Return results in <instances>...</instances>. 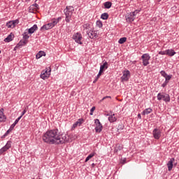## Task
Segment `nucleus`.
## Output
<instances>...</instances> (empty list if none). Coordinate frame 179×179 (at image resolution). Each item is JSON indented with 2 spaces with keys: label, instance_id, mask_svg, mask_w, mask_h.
Wrapping results in <instances>:
<instances>
[{
  "label": "nucleus",
  "instance_id": "f257e3e1",
  "mask_svg": "<svg viewBox=\"0 0 179 179\" xmlns=\"http://www.w3.org/2000/svg\"><path fill=\"white\" fill-rule=\"evenodd\" d=\"M42 139L45 143L48 145H64L66 142H69V138L66 137V134L59 132L58 129L48 130L42 136Z\"/></svg>",
  "mask_w": 179,
  "mask_h": 179
},
{
  "label": "nucleus",
  "instance_id": "f03ea898",
  "mask_svg": "<svg viewBox=\"0 0 179 179\" xmlns=\"http://www.w3.org/2000/svg\"><path fill=\"white\" fill-rule=\"evenodd\" d=\"M74 10L75 8L72 6H67L64 10V15L66 16L65 21L66 23H69L71 22V19L72 18V15H73Z\"/></svg>",
  "mask_w": 179,
  "mask_h": 179
},
{
  "label": "nucleus",
  "instance_id": "7ed1b4c3",
  "mask_svg": "<svg viewBox=\"0 0 179 179\" xmlns=\"http://www.w3.org/2000/svg\"><path fill=\"white\" fill-rule=\"evenodd\" d=\"M62 17H59L57 18H52L51 20V22L43 25L42 27H41V30H43V29H45V30H50V29H52V27H55L59 23V20H62Z\"/></svg>",
  "mask_w": 179,
  "mask_h": 179
},
{
  "label": "nucleus",
  "instance_id": "20e7f679",
  "mask_svg": "<svg viewBox=\"0 0 179 179\" xmlns=\"http://www.w3.org/2000/svg\"><path fill=\"white\" fill-rule=\"evenodd\" d=\"M157 100L160 101V100H163V101H165V103H170V95L169 94H164V93H159L157 94Z\"/></svg>",
  "mask_w": 179,
  "mask_h": 179
},
{
  "label": "nucleus",
  "instance_id": "39448f33",
  "mask_svg": "<svg viewBox=\"0 0 179 179\" xmlns=\"http://www.w3.org/2000/svg\"><path fill=\"white\" fill-rule=\"evenodd\" d=\"M131 78V72L129 70L122 71V76L120 78L122 82H128Z\"/></svg>",
  "mask_w": 179,
  "mask_h": 179
},
{
  "label": "nucleus",
  "instance_id": "423d86ee",
  "mask_svg": "<svg viewBox=\"0 0 179 179\" xmlns=\"http://www.w3.org/2000/svg\"><path fill=\"white\" fill-rule=\"evenodd\" d=\"M143 66H148L149 65V61L150 59V55L149 53H145L141 56Z\"/></svg>",
  "mask_w": 179,
  "mask_h": 179
},
{
  "label": "nucleus",
  "instance_id": "0eeeda50",
  "mask_svg": "<svg viewBox=\"0 0 179 179\" xmlns=\"http://www.w3.org/2000/svg\"><path fill=\"white\" fill-rule=\"evenodd\" d=\"M152 136L154 139L159 141L162 138V129L155 128L152 131Z\"/></svg>",
  "mask_w": 179,
  "mask_h": 179
},
{
  "label": "nucleus",
  "instance_id": "6e6552de",
  "mask_svg": "<svg viewBox=\"0 0 179 179\" xmlns=\"http://www.w3.org/2000/svg\"><path fill=\"white\" fill-rule=\"evenodd\" d=\"M82 38H83V37H82V34L80 33H76L73 35V40H74L77 44H80V45L83 44Z\"/></svg>",
  "mask_w": 179,
  "mask_h": 179
},
{
  "label": "nucleus",
  "instance_id": "1a4fd4ad",
  "mask_svg": "<svg viewBox=\"0 0 179 179\" xmlns=\"http://www.w3.org/2000/svg\"><path fill=\"white\" fill-rule=\"evenodd\" d=\"M16 24H19V19L7 22L6 26L8 29H15Z\"/></svg>",
  "mask_w": 179,
  "mask_h": 179
},
{
  "label": "nucleus",
  "instance_id": "9d476101",
  "mask_svg": "<svg viewBox=\"0 0 179 179\" xmlns=\"http://www.w3.org/2000/svg\"><path fill=\"white\" fill-rule=\"evenodd\" d=\"M94 124H96L95 131L98 134H100L103 131V125L99 119L94 120Z\"/></svg>",
  "mask_w": 179,
  "mask_h": 179
},
{
  "label": "nucleus",
  "instance_id": "9b49d317",
  "mask_svg": "<svg viewBox=\"0 0 179 179\" xmlns=\"http://www.w3.org/2000/svg\"><path fill=\"white\" fill-rule=\"evenodd\" d=\"M11 147H12V141H8L7 143L5 145V146H3L1 149H0V156L1 155H3V153H5V152L8 150V149H10Z\"/></svg>",
  "mask_w": 179,
  "mask_h": 179
},
{
  "label": "nucleus",
  "instance_id": "f8f14e48",
  "mask_svg": "<svg viewBox=\"0 0 179 179\" xmlns=\"http://www.w3.org/2000/svg\"><path fill=\"white\" fill-rule=\"evenodd\" d=\"M108 69V63L107 62H105L102 65L100 66V70L99 71V73L97 74L98 78H100L101 75L103 74V72H104L105 69Z\"/></svg>",
  "mask_w": 179,
  "mask_h": 179
},
{
  "label": "nucleus",
  "instance_id": "ddd939ff",
  "mask_svg": "<svg viewBox=\"0 0 179 179\" xmlns=\"http://www.w3.org/2000/svg\"><path fill=\"white\" fill-rule=\"evenodd\" d=\"M87 34L89 38H91L92 40H93V38H97V37H99V35H97V31H94L93 28L92 29V31H87Z\"/></svg>",
  "mask_w": 179,
  "mask_h": 179
},
{
  "label": "nucleus",
  "instance_id": "4468645a",
  "mask_svg": "<svg viewBox=\"0 0 179 179\" xmlns=\"http://www.w3.org/2000/svg\"><path fill=\"white\" fill-rule=\"evenodd\" d=\"M106 115H108V121L110 122H115L117 121V117H115V114H113V111H110V113H108Z\"/></svg>",
  "mask_w": 179,
  "mask_h": 179
},
{
  "label": "nucleus",
  "instance_id": "2eb2a0df",
  "mask_svg": "<svg viewBox=\"0 0 179 179\" xmlns=\"http://www.w3.org/2000/svg\"><path fill=\"white\" fill-rule=\"evenodd\" d=\"M126 20L129 23H132V22L135 20V17L134 14H132V13H129V14H128L127 16H126Z\"/></svg>",
  "mask_w": 179,
  "mask_h": 179
},
{
  "label": "nucleus",
  "instance_id": "dca6fc26",
  "mask_svg": "<svg viewBox=\"0 0 179 179\" xmlns=\"http://www.w3.org/2000/svg\"><path fill=\"white\" fill-rule=\"evenodd\" d=\"M124 149V146L122 145L117 143L115 145L114 148V153H118V152H121Z\"/></svg>",
  "mask_w": 179,
  "mask_h": 179
},
{
  "label": "nucleus",
  "instance_id": "f3484780",
  "mask_svg": "<svg viewBox=\"0 0 179 179\" xmlns=\"http://www.w3.org/2000/svg\"><path fill=\"white\" fill-rule=\"evenodd\" d=\"M177 52L173 49H167L166 50V55H168V57H174L175 55H176Z\"/></svg>",
  "mask_w": 179,
  "mask_h": 179
},
{
  "label": "nucleus",
  "instance_id": "a211bd4d",
  "mask_svg": "<svg viewBox=\"0 0 179 179\" xmlns=\"http://www.w3.org/2000/svg\"><path fill=\"white\" fill-rule=\"evenodd\" d=\"M0 121L1 122H5L6 121V116L3 114V108L0 109Z\"/></svg>",
  "mask_w": 179,
  "mask_h": 179
},
{
  "label": "nucleus",
  "instance_id": "6ab92c4d",
  "mask_svg": "<svg viewBox=\"0 0 179 179\" xmlns=\"http://www.w3.org/2000/svg\"><path fill=\"white\" fill-rule=\"evenodd\" d=\"M83 28L84 31H85L87 34V31H92V27H90V24L89 23L84 24L83 25Z\"/></svg>",
  "mask_w": 179,
  "mask_h": 179
},
{
  "label": "nucleus",
  "instance_id": "aec40b11",
  "mask_svg": "<svg viewBox=\"0 0 179 179\" xmlns=\"http://www.w3.org/2000/svg\"><path fill=\"white\" fill-rule=\"evenodd\" d=\"M13 37H15V34L13 33H10L5 39V43H10L13 40Z\"/></svg>",
  "mask_w": 179,
  "mask_h": 179
},
{
  "label": "nucleus",
  "instance_id": "412c9836",
  "mask_svg": "<svg viewBox=\"0 0 179 179\" xmlns=\"http://www.w3.org/2000/svg\"><path fill=\"white\" fill-rule=\"evenodd\" d=\"M38 27H37V24H34L33 27H31L28 29L29 34H33V33H34V31L38 30Z\"/></svg>",
  "mask_w": 179,
  "mask_h": 179
},
{
  "label": "nucleus",
  "instance_id": "4be33fe9",
  "mask_svg": "<svg viewBox=\"0 0 179 179\" xmlns=\"http://www.w3.org/2000/svg\"><path fill=\"white\" fill-rule=\"evenodd\" d=\"M174 162V158L170 159V161L167 163V167L169 171H171L173 170V163Z\"/></svg>",
  "mask_w": 179,
  "mask_h": 179
},
{
  "label": "nucleus",
  "instance_id": "5701e85b",
  "mask_svg": "<svg viewBox=\"0 0 179 179\" xmlns=\"http://www.w3.org/2000/svg\"><path fill=\"white\" fill-rule=\"evenodd\" d=\"M20 120H22V117H18L14 122V123H13L10 128H11V129H14L15 127H16V125H17V124L19 123V121H20Z\"/></svg>",
  "mask_w": 179,
  "mask_h": 179
},
{
  "label": "nucleus",
  "instance_id": "b1692460",
  "mask_svg": "<svg viewBox=\"0 0 179 179\" xmlns=\"http://www.w3.org/2000/svg\"><path fill=\"white\" fill-rule=\"evenodd\" d=\"M152 111H153V109L151 108H148L145 109L143 112H142V115H148V114H150V113H152Z\"/></svg>",
  "mask_w": 179,
  "mask_h": 179
},
{
  "label": "nucleus",
  "instance_id": "393cba45",
  "mask_svg": "<svg viewBox=\"0 0 179 179\" xmlns=\"http://www.w3.org/2000/svg\"><path fill=\"white\" fill-rule=\"evenodd\" d=\"M41 57H45V52L44 51L41 50L36 54V59H40Z\"/></svg>",
  "mask_w": 179,
  "mask_h": 179
},
{
  "label": "nucleus",
  "instance_id": "a878e982",
  "mask_svg": "<svg viewBox=\"0 0 179 179\" xmlns=\"http://www.w3.org/2000/svg\"><path fill=\"white\" fill-rule=\"evenodd\" d=\"M27 43H29V41H24V40H21L17 45L16 47H23V45H26V44H27Z\"/></svg>",
  "mask_w": 179,
  "mask_h": 179
},
{
  "label": "nucleus",
  "instance_id": "bb28decb",
  "mask_svg": "<svg viewBox=\"0 0 179 179\" xmlns=\"http://www.w3.org/2000/svg\"><path fill=\"white\" fill-rule=\"evenodd\" d=\"M103 6L105 9H110L113 6V3L111 1H106L103 3Z\"/></svg>",
  "mask_w": 179,
  "mask_h": 179
},
{
  "label": "nucleus",
  "instance_id": "cd10ccee",
  "mask_svg": "<svg viewBox=\"0 0 179 179\" xmlns=\"http://www.w3.org/2000/svg\"><path fill=\"white\" fill-rule=\"evenodd\" d=\"M94 156H96V152H92L91 154H90L85 159V163H87V162L90 161V159H92V157H94Z\"/></svg>",
  "mask_w": 179,
  "mask_h": 179
},
{
  "label": "nucleus",
  "instance_id": "c85d7f7f",
  "mask_svg": "<svg viewBox=\"0 0 179 179\" xmlns=\"http://www.w3.org/2000/svg\"><path fill=\"white\" fill-rule=\"evenodd\" d=\"M12 131H13V129H11V127H10L9 129L4 134V135L1 136V139H5L6 136H8L9 134L12 132Z\"/></svg>",
  "mask_w": 179,
  "mask_h": 179
},
{
  "label": "nucleus",
  "instance_id": "c756f323",
  "mask_svg": "<svg viewBox=\"0 0 179 179\" xmlns=\"http://www.w3.org/2000/svg\"><path fill=\"white\" fill-rule=\"evenodd\" d=\"M35 9H38V4L37 3H34L33 5H31V6H29V12H33V10H34V8Z\"/></svg>",
  "mask_w": 179,
  "mask_h": 179
},
{
  "label": "nucleus",
  "instance_id": "7c9ffc66",
  "mask_svg": "<svg viewBox=\"0 0 179 179\" xmlns=\"http://www.w3.org/2000/svg\"><path fill=\"white\" fill-rule=\"evenodd\" d=\"M40 77L43 80H45V79H48V78H50L48 74L47 75V73H43V71L41 72Z\"/></svg>",
  "mask_w": 179,
  "mask_h": 179
},
{
  "label": "nucleus",
  "instance_id": "2f4dec72",
  "mask_svg": "<svg viewBox=\"0 0 179 179\" xmlns=\"http://www.w3.org/2000/svg\"><path fill=\"white\" fill-rule=\"evenodd\" d=\"M40 77L43 80H45V79H48V78H50L48 74L47 75V73H43V71L41 72Z\"/></svg>",
  "mask_w": 179,
  "mask_h": 179
},
{
  "label": "nucleus",
  "instance_id": "473e14b6",
  "mask_svg": "<svg viewBox=\"0 0 179 179\" xmlns=\"http://www.w3.org/2000/svg\"><path fill=\"white\" fill-rule=\"evenodd\" d=\"M101 19H102L103 20H107V19H108V13H102L101 15Z\"/></svg>",
  "mask_w": 179,
  "mask_h": 179
},
{
  "label": "nucleus",
  "instance_id": "72a5a7b5",
  "mask_svg": "<svg viewBox=\"0 0 179 179\" xmlns=\"http://www.w3.org/2000/svg\"><path fill=\"white\" fill-rule=\"evenodd\" d=\"M22 36L25 41H29V38H30V36L27 34V32H24L22 34Z\"/></svg>",
  "mask_w": 179,
  "mask_h": 179
},
{
  "label": "nucleus",
  "instance_id": "f704fd0d",
  "mask_svg": "<svg viewBox=\"0 0 179 179\" xmlns=\"http://www.w3.org/2000/svg\"><path fill=\"white\" fill-rule=\"evenodd\" d=\"M119 44H124V43H127V37L120 38L118 41Z\"/></svg>",
  "mask_w": 179,
  "mask_h": 179
},
{
  "label": "nucleus",
  "instance_id": "c9c22d12",
  "mask_svg": "<svg viewBox=\"0 0 179 179\" xmlns=\"http://www.w3.org/2000/svg\"><path fill=\"white\" fill-rule=\"evenodd\" d=\"M42 72L46 73V75H48L50 77V75H51V68L49 67V69H47L45 70L42 71Z\"/></svg>",
  "mask_w": 179,
  "mask_h": 179
},
{
  "label": "nucleus",
  "instance_id": "e433bc0d",
  "mask_svg": "<svg viewBox=\"0 0 179 179\" xmlns=\"http://www.w3.org/2000/svg\"><path fill=\"white\" fill-rule=\"evenodd\" d=\"M124 128H125V125H124V124H122V123H120L117 126V131H122V129H124Z\"/></svg>",
  "mask_w": 179,
  "mask_h": 179
},
{
  "label": "nucleus",
  "instance_id": "4c0bfd02",
  "mask_svg": "<svg viewBox=\"0 0 179 179\" xmlns=\"http://www.w3.org/2000/svg\"><path fill=\"white\" fill-rule=\"evenodd\" d=\"M96 26L97 27H99V29H101V27H103V22H101V20H97Z\"/></svg>",
  "mask_w": 179,
  "mask_h": 179
},
{
  "label": "nucleus",
  "instance_id": "58836bf2",
  "mask_svg": "<svg viewBox=\"0 0 179 179\" xmlns=\"http://www.w3.org/2000/svg\"><path fill=\"white\" fill-rule=\"evenodd\" d=\"M166 80H168L170 82L171 80V78H173V75H166V76L164 77Z\"/></svg>",
  "mask_w": 179,
  "mask_h": 179
},
{
  "label": "nucleus",
  "instance_id": "ea45409f",
  "mask_svg": "<svg viewBox=\"0 0 179 179\" xmlns=\"http://www.w3.org/2000/svg\"><path fill=\"white\" fill-rule=\"evenodd\" d=\"M139 12H141V10H136L134 12H131V15H133V16H136V15H138V13H139Z\"/></svg>",
  "mask_w": 179,
  "mask_h": 179
},
{
  "label": "nucleus",
  "instance_id": "a19ab883",
  "mask_svg": "<svg viewBox=\"0 0 179 179\" xmlns=\"http://www.w3.org/2000/svg\"><path fill=\"white\" fill-rule=\"evenodd\" d=\"M120 163H121V164H126V163H127V158H121Z\"/></svg>",
  "mask_w": 179,
  "mask_h": 179
},
{
  "label": "nucleus",
  "instance_id": "79ce46f5",
  "mask_svg": "<svg viewBox=\"0 0 179 179\" xmlns=\"http://www.w3.org/2000/svg\"><path fill=\"white\" fill-rule=\"evenodd\" d=\"M160 74L162 75V76H163V78L167 76V73H166L164 70L160 71Z\"/></svg>",
  "mask_w": 179,
  "mask_h": 179
},
{
  "label": "nucleus",
  "instance_id": "37998d69",
  "mask_svg": "<svg viewBox=\"0 0 179 179\" xmlns=\"http://www.w3.org/2000/svg\"><path fill=\"white\" fill-rule=\"evenodd\" d=\"M94 110H96V107L93 106L90 110V115H93V113H94Z\"/></svg>",
  "mask_w": 179,
  "mask_h": 179
},
{
  "label": "nucleus",
  "instance_id": "c03bdc74",
  "mask_svg": "<svg viewBox=\"0 0 179 179\" xmlns=\"http://www.w3.org/2000/svg\"><path fill=\"white\" fill-rule=\"evenodd\" d=\"M80 123V125H82L83 122H85V120L83 118H80L78 120V121Z\"/></svg>",
  "mask_w": 179,
  "mask_h": 179
},
{
  "label": "nucleus",
  "instance_id": "a18cd8bd",
  "mask_svg": "<svg viewBox=\"0 0 179 179\" xmlns=\"http://www.w3.org/2000/svg\"><path fill=\"white\" fill-rule=\"evenodd\" d=\"M26 113H27V110H26V108H25V109L22 112V114L20 117H21L22 118V117H23L26 114Z\"/></svg>",
  "mask_w": 179,
  "mask_h": 179
},
{
  "label": "nucleus",
  "instance_id": "49530a36",
  "mask_svg": "<svg viewBox=\"0 0 179 179\" xmlns=\"http://www.w3.org/2000/svg\"><path fill=\"white\" fill-rule=\"evenodd\" d=\"M159 55H166V50L165 51H159Z\"/></svg>",
  "mask_w": 179,
  "mask_h": 179
},
{
  "label": "nucleus",
  "instance_id": "de8ad7c7",
  "mask_svg": "<svg viewBox=\"0 0 179 179\" xmlns=\"http://www.w3.org/2000/svg\"><path fill=\"white\" fill-rule=\"evenodd\" d=\"M99 79H100V77H99V76H96L94 80L93 81V83H96L99 80Z\"/></svg>",
  "mask_w": 179,
  "mask_h": 179
},
{
  "label": "nucleus",
  "instance_id": "09e8293b",
  "mask_svg": "<svg viewBox=\"0 0 179 179\" xmlns=\"http://www.w3.org/2000/svg\"><path fill=\"white\" fill-rule=\"evenodd\" d=\"M106 99H111V96H106L103 97V98L101 100V101H103V100H106Z\"/></svg>",
  "mask_w": 179,
  "mask_h": 179
},
{
  "label": "nucleus",
  "instance_id": "8fccbe9b",
  "mask_svg": "<svg viewBox=\"0 0 179 179\" xmlns=\"http://www.w3.org/2000/svg\"><path fill=\"white\" fill-rule=\"evenodd\" d=\"M78 127V124L75 122L73 124V126H72V127H71V129H75V128H76Z\"/></svg>",
  "mask_w": 179,
  "mask_h": 179
},
{
  "label": "nucleus",
  "instance_id": "3c124183",
  "mask_svg": "<svg viewBox=\"0 0 179 179\" xmlns=\"http://www.w3.org/2000/svg\"><path fill=\"white\" fill-rule=\"evenodd\" d=\"M137 117L138 118H139V120H142V116L141 115L140 113L138 114Z\"/></svg>",
  "mask_w": 179,
  "mask_h": 179
},
{
  "label": "nucleus",
  "instance_id": "603ef678",
  "mask_svg": "<svg viewBox=\"0 0 179 179\" xmlns=\"http://www.w3.org/2000/svg\"><path fill=\"white\" fill-rule=\"evenodd\" d=\"M169 80H165V81L164 82V83L165 84V85H169Z\"/></svg>",
  "mask_w": 179,
  "mask_h": 179
},
{
  "label": "nucleus",
  "instance_id": "864d4df0",
  "mask_svg": "<svg viewBox=\"0 0 179 179\" xmlns=\"http://www.w3.org/2000/svg\"><path fill=\"white\" fill-rule=\"evenodd\" d=\"M166 86H167L166 84H165L164 83H162V87H166Z\"/></svg>",
  "mask_w": 179,
  "mask_h": 179
},
{
  "label": "nucleus",
  "instance_id": "5fc2aeb1",
  "mask_svg": "<svg viewBox=\"0 0 179 179\" xmlns=\"http://www.w3.org/2000/svg\"><path fill=\"white\" fill-rule=\"evenodd\" d=\"M91 166H92V168H94V167H96V164L92 163Z\"/></svg>",
  "mask_w": 179,
  "mask_h": 179
},
{
  "label": "nucleus",
  "instance_id": "6e6d98bb",
  "mask_svg": "<svg viewBox=\"0 0 179 179\" xmlns=\"http://www.w3.org/2000/svg\"><path fill=\"white\" fill-rule=\"evenodd\" d=\"M77 126L78 125V127H80L81 124H80V123L78 122H76Z\"/></svg>",
  "mask_w": 179,
  "mask_h": 179
},
{
  "label": "nucleus",
  "instance_id": "4d7b16f0",
  "mask_svg": "<svg viewBox=\"0 0 179 179\" xmlns=\"http://www.w3.org/2000/svg\"><path fill=\"white\" fill-rule=\"evenodd\" d=\"M178 103H179V96L178 97Z\"/></svg>",
  "mask_w": 179,
  "mask_h": 179
},
{
  "label": "nucleus",
  "instance_id": "13d9d810",
  "mask_svg": "<svg viewBox=\"0 0 179 179\" xmlns=\"http://www.w3.org/2000/svg\"><path fill=\"white\" fill-rule=\"evenodd\" d=\"M1 52H2V51L0 50V54H1Z\"/></svg>",
  "mask_w": 179,
  "mask_h": 179
},
{
  "label": "nucleus",
  "instance_id": "bf43d9fd",
  "mask_svg": "<svg viewBox=\"0 0 179 179\" xmlns=\"http://www.w3.org/2000/svg\"><path fill=\"white\" fill-rule=\"evenodd\" d=\"M33 179H34V178H33Z\"/></svg>",
  "mask_w": 179,
  "mask_h": 179
}]
</instances>
